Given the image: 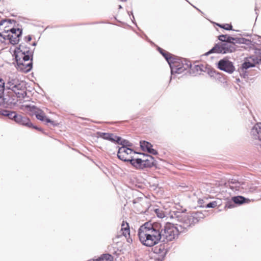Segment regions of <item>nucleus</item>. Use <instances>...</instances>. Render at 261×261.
<instances>
[{"instance_id":"obj_30","label":"nucleus","mask_w":261,"mask_h":261,"mask_svg":"<svg viewBox=\"0 0 261 261\" xmlns=\"http://www.w3.org/2000/svg\"><path fill=\"white\" fill-rule=\"evenodd\" d=\"M5 90V82L0 77V98L2 97Z\"/></svg>"},{"instance_id":"obj_13","label":"nucleus","mask_w":261,"mask_h":261,"mask_svg":"<svg viewBox=\"0 0 261 261\" xmlns=\"http://www.w3.org/2000/svg\"><path fill=\"white\" fill-rule=\"evenodd\" d=\"M17 123L25 126L29 128L33 127L36 129L40 130L39 128L36 126H34L32 123L30 122V120L28 118L25 116H23L21 115L18 114L15 121Z\"/></svg>"},{"instance_id":"obj_28","label":"nucleus","mask_w":261,"mask_h":261,"mask_svg":"<svg viewBox=\"0 0 261 261\" xmlns=\"http://www.w3.org/2000/svg\"><path fill=\"white\" fill-rule=\"evenodd\" d=\"M96 261H113V257L109 254H103L96 259Z\"/></svg>"},{"instance_id":"obj_10","label":"nucleus","mask_w":261,"mask_h":261,"mask_svg":"<svg viewBox=\"0 0 261 261\" xmlns=\"http://www.w3.org/2000/svg\"><path fill=\"white\" fill-rule=\"evenodd\" d=\"M218 67L221 70L224 71L228 73H232L235 70L233 63L225 58L219 61Z\"/></svg>"},{"instance_id":"obj_26","label":"nucleus","mask_w":261,"mask_h":261,"mask_svg":"<svg viewBox=\"0 0 261 261\" xmlns=\"http://www.w3.org/2000/svg\"><path fill=\"white\" fill-rule=\"evenodd\" d=\"M232 200L234 203L238 204H242L249 201V199L241 196H234L232 198Z\"/></svg>"},{"instance_id":"obj_20","label":"nucleus","mask_w":261,"mask_h":261,"mask_svg":"<svg viewBox=\"0 0 261 261\" xmlns=\"http://www.w3.org/2000/svg\"><path fill=\"white\" fill-rule=\"evenodd\" d=\"M251 134L255 139L261 140V123H257L251 130Z\"/></svg>"},{"instance_id":"obj_18","label":"nucleus","mask_w":261,"mask_h":261,"mask_svg":"<svg viewBox=\"0 0 261 261\" xmlns=\"http://www.w3.org/2000/svg\"><path fill=\"white\" fill-rule=\"evenodd\" d=\"M140 146L144 150H146L149 153L156 155L158 154V152L156 150L152 148V145L149 142L143 141H140Z\"/></svg>"},{"instance_id":"obj_43","label":"nucleus","mask_w":261,"mask_h":261,"mask_svg":"<svg viewBox=\"0 0 261 261\" xmlns=\"http://www.w3.org/2000/svg\"><path fill=\"white\" fill-rule=\"evenodd\" d=\"M121 1H122V2H125L126 1V0H120Z\"/></svg>"},{"instance_id":"obj_39","label":"nucleus","mask_w":261,"mask_h":261,"mask_svg":"<svg viewBox=\"0 0 261 261\" xmlns=\"http://www.w3.org/2000/svg\"><path fill=\"white\" fill-rule=\"evenodd\" d=\"M196 68H197V70H198V69H200V68L199 66H197Z\"/></svg>"},{"instance_id":"obj_34","label":"nucleus","mask_w":261,"mask_h":261,"mask_svg":"<svg viewBox=\"0 0 261 261\" xmlns=\"http://www.w3.org/2000/svg\"><path fill=\"white\" fill-rule=\"evenodd\" d=\"M31 39H32V37L30 35H29V36H28L25 37V40L27 42L30 41L31 40Z\"/></svg>"},{"instance_id":"obj_4","label":"nucleus","mask_w":261,"mask_h":261,"mask_svg":"<svg viewBox=\"0 0 261 261\" xmlns=\"http://www.w3.org/2000/svg\"><path fill=\"white\" fill-rule=\"evenodd\" d=\"M161 241L168 242L178 238L179 230L177 227L171 223H167L164 226L161 224Z\"/></svg>"},{"instance_id":"obj_2","label":"nucleus","mask_w":261,"mask_h":261,"mask_svg":"<svg viewBox=\"0 0 261 261\" xmlns=\"http://www.w3.org/2000/svg\"><path fill=\"white\" fill-rule=\"evenodd\" d=\"M172 219L180 223L179 226L184 229H187L204 218V215L200 212H193L190 214L177 213Z\"/></svg>"},{"instance_id":"obj_29","label":"nucleus","mask_w":261,"mask_h":261,"mask_svg":"<svg viewBox=\"0 0 261 261\" xmlns=\"http://www.w3.org/2000/svg\"><path fill=\"white\" fill-rule=\"evenodd\" d=\"M163 56L165 58V59L168 63L169 65H170V63H171L172 62L173 60H174V56L168 52H167L165 54H163Z\"/></svg>"},{"instance_id":"obj_35","label":"nucleus","mask_w":261,"mask_h":261,"mask_svg":"<svg viewBox=\"0 0 261 261\" xmlns=\"http://www.w3.org/2000/svg\"><path fill=\"white\" fill-rule=\"evenodd\" d=\"M159 51L160 52V53H161L162 55H163V54H165V53H167V51H165V50H163V49H162V48H160V47L159 48Z\"/></svg>"},{"instance_id":"obj_19","label":"nucleus","mask_w":261,"mask_h":261,"mask_svg":"<svg viewBox=\"0 0 261 261\" xmlns=\"http://www.w3.org/2000/svg\"><path fill=\"white\" fill-rule=\"evenodd\" d=\"M120 231L122 232L123 236H124L125 238L127 239V241L128 243L132 242V240L131 239L127 238V236H129L130 232L129 227L128 223L125 222L124 221L122 222Z\"/></svg>"},{"instance_id":"obj_36","label":"nucleus","mask_w":261,"mask_h":261,"mask_svg":"<svg viewBox=\"0 0 261 261\" xmlns=\"http://www.w3.org/2000/svg\"><path fill=\"white\" fill-rule=\"evenodd\" d=\"M141 200V198H136L134 200H133V203L134 204H136L137 203H138L139 201H140Z\"/></svg>"},{"instance_id":"obj_44","label":"nucleus","mask_w":261,"mask_h":261,"mask_svg":"<svg viewBox=\"0 0 261 261\" xmlns=\"http://www.w3.org/2000/svg\"><path fill=\"white\" fill-rule=\"evenodd\" d=\"M89 261H96V259L95 260H89Z\"/></svg>"},{"instance_id":"obj_31","label":"nucleus","mask_w":261,"mask_h":261,"mask_svg":"<svg viewBox=\"0 0 261 261\" xmlns=\"http://www.w3.org/2000/svg\"><path fill=\"white\" fill-rule=\"evenodd\" d=\"M156 216L160 218H163L165 216L164 212L160 208H156L154 210Z\"/></svg>"},{"instance_id":"obj_25","label":"nucleus","mask_w":261,"mask_h":261,"mask_svg":"<svg viewBox=\"0 0 261 261\" xmlns=\"http://www.w3.org/2000/svg\"><path fill=\"white\" fill-rule=\"evenodd\" d=\"M116 142L119 144L121 145V147L129 148V147L132 146V144L130 142H129L127 140L122 139V138L120 137H118L117 138H116Z\"/></svg>"},{"instance_id":"obj_33","label":"nucleus","mask_w":261,"mask_h":261,"mask_svg":"<svg viewBox=\"0 0 261 261\" xmlns=\"http://www.w3.org/2000/svg\"><path fill=\"white\" fill-rule=\"evenodd\" d=\"M217 206V202L216 201H213L208 203L206 204L205 206L207 208H211V207H215Z\"/></svg>"},{"instance_id":"obj_42","label":"nucleus","mask_w":261,"mask_h":261,"mask_svg":"<svg viewBox=\"0 0 261 261\" xmlns=\"http://www.w3.org/2000/svg\"><path fill=\"white\" fill-rule=\"evenodd\" d=\"M203 201L202 200H199V203H201V201Z\"/></svg>"},{"instance_id":"obj_9","label":"nucleus","mask_w":261,"mask_h":261,"mask_svg":"<svg viewBox=\"0 0 261 261\" xmlns=\"http://www.w3.org/2000/svg\"><path fill=\"white\" fill-rule=\"evenodd\" d=\"M136 153L137 152L128 147H121L119 148L117 156L123 161L128 162L133 156V155Z\"/></svg>"},{"instance_id":"obj_37","label":"nucleus","mask_w":261,"mask_h":261,"mask_svg":"<svg viewBox=\"0 0 261 261\" xmlns=\"http://www.w3.org/2000/svg\"><path fill=\"white\" fill-rule=\"evenodd\" d=\"M227 205L228 208H231L232 206L231 204H229V205L228 204Z\"/></svg>"},{"instance_id":"obj_16","label":"nucleus","mask_w":261,"mask_h":261,"mask_svg":"<svg viewBox=\"0 0 261 261\" xmlns=\"http://www.w3.org/2000/svg\"><path fill=\"white\" fill-rule=\"evenodd\" d=\"M244 184L241 183L237 180H232L229 182V188L234 192H242L244 190L243 186Z\"/></svg>"},{"instance_id":"obj_8","label":"nucleus","mask_w":261,"mask_h":261,"mask_svg":"<svg viewBox=\"0 0 261 261\" xmlns=\"http://www.w3.org/2000/svg\"><path fill=\"white\" fill-rule=\"evenodd\" d=\"M6 33H9L6 36L5 34H2L5 38L4 40H8L12 44H16L19 41L20 37L22 34V30L20 29L11 28L9 31H6Z\"/></svg>"},{"instance_id":"obj_1","label":"nucleus","mask_w":261,"mask_h":261,"mask_svg":"<svg viewBox=\"0 0 261 261\" xmlns=\"http://www.w3.org/2000/svg\"><path fill=\"white\" fill-rule=\"evenodd\" d=\"M161 223L147 222L140 226L138 235L141 243L147 247H152L161 241Z\"/></svg>"},{"instance_id":"obj_27","label":"nucleus","mask_w":261,"mask_h":261,"mask_svg":"<svg viewBox=\"0 0 261 261\" xmlns=\"http://www.w3.org/2000/svg\"><path fill=\"white\" fill-rule=\"evenodd\" d=\"M3 115L8 116L9 119L13 120L15 121L18 115V114L15 112L8 111H5L3 113Z\"/></svg>"},{"instance_id":"obj_3","label":"nucleus","mask_w":261,"mask_h":261,"mask_svg":"<svg viewBox=\"0 0 261 261\" xmlns=\"http://www.w3.org/2000/svg\"><path fill=\"white\" fill-rule=\"evenodd\" d=\"M5 89L12 90L19 98H24L27 95L25 86L16 77H9L7 80Z\"/></svg>"},{"instance_id":"obj_6","label":"nucleus","mask_w":261,"mask_h":261,"mask_svg":"<svg viewBox=\"0 0 261 261\" xmlns=\"http://www.w3.org/2000/svg\"><path fill=\"white\" fill-rule=\"evenodd\" d=\"M169 65L171 69V77L174 73H181L191 67L190 62L186 60L181 61L179 59L175 58Z\"/></svg>"},{"instance_id":"obj_40","label":"nucleus","mask_w":261,"mask_h":261,"mask_svg":"<svg viewBox=\"0 0 261 261\" xmlns=\"http://www.w3.org/2000/svg\"><path fill=\"white\" fill-rule=\"evenodd\" d=\"M36 45V43H35V42L33 43V46H35Z\"/></svg>"},{"instance_id":"obj_12","label":"nucleus","mask_w":261,"mask_h":261,"mask_svg":"<svg viewBox=\"0 0 261 261\" xmlns=\"http://www.w3.org/2000/svg\"><path fill=\"white\" fill-rule=\"evenodd\" d=\"M31 111H32L36 116V117L37 119L42 121H45L47 123H51L54 125V122L53 121L48 118H46L45 113L41 110L37 108L35 106H33L31 108Z\"/></svg>"},{"instance_id":"obj_21","label":"nucleus","mask_w":261,"mask_h":261,"mask_svg":"<svg viewBox=\"0 0 261 261\" xmlns=\"http://www.w3.org/2000/svg\"><path fill=\"white\" fill-rule=\"evenodd\" d=\"M98 134L100 138L114 143L116 142V138L118 137V136H115L114 134L111 133L99 132Z\"/></svg>"},{"instance_id":"obj_41","label":"nucleus","mask_w":261,"mask_h":261,"mask_svg":"<svg viewBox=\"0 0 261 261\" xmlns=\"http://www.w3.org/2000/svg\"><path fill=\"white\" fill-rule=\"evenodd\" d=\"M122 8V6L121 5H119V9H121Z\"/></svg>"},{"instance_id":"obj_38","label":"nucleus","mask_w":261,"mask_h":261,"mask_svg":"<svg viewBox=\"0 0 261 261\" xmlns=\"http://www.w3.org/2000/svg\"><path fill=\"white\" fill-rule=\"evenodd\" d=\"M130 13H131V14L132 15L133 19H132V21H133V19H135V18H134V15H133V12H130Z\"/></svg>"},{"instance_id":"obj_24","label":"nucleus","mask_w":261,"mask_h":261,"mask_svg":"<svg viewBox=\"0 0 261 261\" xmlns=\"http://www.w3.org/2000/svg\"><path fill=\"white\" fill-rule=\"evenodd\" d=\"M208 74L211 77L216 76L222 83H225L226 82L225 79L221 74L216 72L215 71L210 70L208 72Z\"/></svg>"},{"instance_id":"obj_11","label":"nucleus","mask_w":261,"mask_h":261,"mask_svg":"<svg viewBox=\"0 0 261 261\" xmlns=\"http://www.w3.org/2000/svg\"><path fill=\"white\" fill-rule=\"evenodd\" d=\"M261 64V57L252 56L246 59L243 63L242 67L243 69H247L250 67H254L256 64Z\"/></svg>"},{"instance_id":"obj_14","label":"nucleus","mask_w":261,"mask_h":261,"mask_svg":"<svg viewBox=\"0 0 261 261\" xmlns=\"http://www.w3.org/2000/svg\"><path fill=\"white\" fill-rule=\"evenodd\" d=\"M221 43L227 42L228 41H236L238 44H243L244 43V39L243 38H234L227 35H221L218 37Z\"/></svg>"},{"instance_id":"obj_45","label":"nucleus","mask_w":261,"mask_h":261,"mask_svg":"<svg viewBox=\"0 0 261 261\" xmlns=\"http://www.w3.org/2000/svg\"><path fill=\"white\" fill-rule=\"evenodd\" d=\"M136 261H138V260H136Z\"/></svg>"},{"instance_id":"obj_7","label":"nucleus","mask_w":261,"mask_h":261,"mask_svg":"<svg viewBox=\"0 0 261 261\" xmlns=\"http://www.w3.org/2000/svg\"><path fill=\"white\" fill-rule=\"evenodd\" d=\"M16 63L26 62L33 59V52L22 45L15 51Z\"/></svg>"},{"instance_id":"obj_32","label":"nucleus","mask_w":261,"mask_h":261,"mask_svg":"<svg viewBox=\"0 0 261 261\" xmlns=\"http://www.w3.org/2000/svg\"><path fill=\"white\" fill-rule=\"evenodd\" d=\"M220 27L223 28L226 30H232V25L229 24H225L223 25L218 24Z\"/></svg>"},{"instance_id":"obj_23","label":"nucleus","mask_w":261,"mask_h":261,"mask_svg":"<svg viewBox=\"0 0 261 261\" xmlns=\"http://www.w3.org/2000/svg\"><path fill=\"white\" fill-rule=\"evenodd\" d=\"M128 162L137 169H143V159H142L134 158L133 156Z\"/></svg>"},{"instance_id":"obj_15","label":"nucleus","mask_w":261,"mask_h":261,"mask_svg":"<svg viewBox=\"0 0 261 261\" xmlns=\"http://www.w3.org/2000/svg\"><path fill=\"white\" fill-rule=\"evenodd\" d=\"M32 59H31V60L26 62L17 63V65L18 69L25 73L29 72L32 68Z\"/></svg>"},{"instance_id":"obj_17","label":"nucleus","mask_w":261,"mask_h":261,"mask_svg":"<svg viewBox=\"0 0 261 261\" xmlns=\"http://www.w3.org/2000/svg\"><path fill=\"white\" fill-rule=\"evenodd\" d=\"M10 23V21H8L6 20L2 21L0 23V37L3 38L4 39L5 37L2 35V34H3L7 36V34H8L9 33H6V31H9L12 28L9 26Z\"/></svg>"},{"instance_id":"obj_5","label":"nucleus","mask_w":261,"mask_h":261,"mask_svg":"<svg viewBox=\"0 0 261 261\" xmlns=\"http://www.w3.org/2000/svg\"><path fill=\"white\" fill-rule=\"evenodd\" d=\"M236 43H237L234 41L216 44L211 49L206 53L205 55L208 56L213 53L225 54L234 52L237 47Z\"/></svg>"},{"instance_id":"obj_22","label":"nucleus","mask_w":261,"mask_h":261,"mask_svg":"<svg viewBox=\"0 0 261 261\" xmlns=\"http://www.w3.org/2000/svg\"><path fill=\"white\" fill-rule=\"evenodd\" d=\"M144 157H146V159H143V168L146 167H151L154 165V158L151 155H146L145 156L143 155Z\"/></svg>"}]
</instances>
